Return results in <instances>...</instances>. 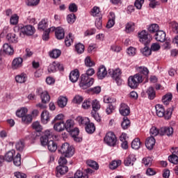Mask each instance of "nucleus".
Instances as JSON below:
<instances>
[{"mask_svg":"<svg viewBox=\"0 0 178 178\" xmlns=\"http://www.w3.org/2000/svg\"><path fill=\"white\" fill-rule=\"evenodd\" d=\"M153 115L159 118H164L165 120H169L172 118V112H154Z\"/></svg>","mask_w":178,"mask_h":178,"instance_id":"6ab92c4d","label":"nucleus"},{"mask_svg":"<svg viewBox=\"0 0 178 178\" xmlns=\"http://www.w3.org/2000/svg\"><path fill=\"white\" fill-rule=\"evenodd\" d=\"M54 129L56 131H63L65 129V122L63 121L56 122Z\"/></svg>","mask_w":178,"mask_h":178,"instance_id":"b1692460","label":"nucleus"},{"mask_svg":"<svg viewBox=\"0 0 178 178\" xmlns=\"http://www.w3.org/2000/svg\"><path fill=\"white\" fill-rule=\"evenodd\" d=\"M138 73L136 75H139V77L142 78L143 81L145 80V79H148V74H149V70L147 67H138L137 68Z\"/></svg>","mask_w":178,"mask_h":178,"instance_id":"6e6552de","label":"nucleus"},{"mask_svg":"<svg viewBox=\"0 0 178 178\" xmlns=\"http://www.w3.org/2000/svg\"><path fill=\"white\" fill-rule=\"evenodd\" d=\"M50 116L49 113L42 112L41 114V122L43 124H47L49 122Z\"/></svg>","mask_w":178,"mask_h":178,"instance_id":"72a5a7b5","label":"nucleus"},{"mask_svg":"<svg viewBox=\"0 0 178 178\" xmlns=\"http://www.w3.org/2000/svg\"><path fill=\"white\" fill-rule=\"evenodd\" d=\"M173 95H172V93L168 92L163 97L162 102L163 104H164V105L168 106L169 105V104H170Z\"/></svg>","mask_w":178,"mask_h":178,"instance_id":"bb28decb","label":"nucleus"},{"mask_svg":"<svg viewBox=\"0 0 178 178\" xmlns=\"http://www.w3.org/2000/svg\"><path fill=\"white\" fill-rule=\"evenodd\" d=\"M58 152H60L65 158H72V156L74 155V147L68 143H65L58 149Z\"/></svg>","mask_w":178,"mask_h":178,"instance_id":"f03ea898","label":"nucleus"},{"mask_svg":"<svg viewBox=\"0 0 178 178\" xmlns=\"http://www.w3.org/2000/svg\"><path fill=\"white\" fill-rule=\"evenodd\" d=\"M51 31H55V27H51L44 31L42 35V40H44V41H48L49 40V33Z\"/></svg>","mask_w":178,"mask_h":178,"instance_id":"c9c22d12","label":"nucleus"},{"mask_svg":"<svg viewBox=\"0 0 178 178\" xmlns=\"http://www.w3.org/2000/svg\"><path fill=\"white\" fill-rule=\"evenodd\" d=\"M6 39L8 40V42H10L11 44L17 43V36L15 33L7 34Z\"/></svg>","mask_w":178,"mask_h":178,"instance_id":"c85d7f7f","label":"nucleus"},{"mask_svg":"<svg viewBox=\"0 0 178 178\" xmlns=\"http://www.w3.org/2000/svg\"><path fill=\"white\" fill-rule=\"evenodd\" d=\"M56 66V62H53L52 64H50L47 69L49 73H55L57 70Z\"/></svg>","mask_w":178,"mask_h":178,"instance_id":"4d7b16f0","label":"nucleus"},{"mask_svg":"<svg viewBox=\"0 0 178 178\" xmlns=\"http://www.w3.org/2000/svg\"><path fill=\"white\" fill-rule=\"evenodd\" d=\"M65 126L67 131H70L74 127V121L73 120H67L65 123Z\"/></svg>","mask_w":178,"mask_h":178,"instance_id":"a19ab883","label":"nucleus"},{"mask_svg":"<svg viewBox=\"0 0 178 178\" xmlns=\"http://www.w3.org/2000/svg\"><path fill=\"white\" fill-rule=\"evenodd\" d=\"M91 102L90 99L85 100L82 104L83 109H90L91 108Z\"/></svg>","mask_w":178,"mask_h":178,"instance_id":"680f3d73","label":"nucleus"},{"mask_svg":"<svg viewBox=\"0 0 178 178\" xmlns=\"http://www.w3.org/2000/svg\"><path fill=\"white\" fill-rule=\"evenodd\" d=\"M146 94L148 95L149 99H154L156 95L155 89L153 87H149L147 89Z\"/></svg>","mask_w":178,"mask_h":178,"instance_id":"e433bc0d","label":"nucleus"},{"mask_svg":"<svg viewBox=\"0 0 178 178\" xmlns=\"http://www.w3.org/2000/svg\"><path fill=\"white\" fill-rule=\"evenodd\" d=\"M120 165H122V161H113L109 165V168L111 169V170H115V169L119 168Z\"/></svg>","mask_w":178,"mask_h":178,"instance_id":"79ce46f5","label":"nucleus"},{"mask_svg":"<svg viewBox=\"0 0 178 178\" xmlns=\"http://www.w3.org/2000/svg\"><path fill=\"white\" fill-rule=\"evenodd\" d=\"M79 87L83 90H87L94 84V78L88 76L87 74H82L80 76Z\"/></svg>","mask_w":178,"mask_h":178,"instance_id":"7ed1b4c3","label":"nucleus"},{"mask_svg":"<svg viewBox=\"0 0 178 178\" xmlns=\"http://www.w3.org/2000/svg\"><path fill=\"white\" fill-rule=\"evenodd\" d=\"M48 19H43L38 24V30H42V31H44L48 29Z\"/></svg>","mask_w":178,"mask_h":178,"instance_id":"a878e982","label":"nucleus"},{"mask_svg":"<svg viewBox=\"0 0 178 178\" xmlns=\"http://www.w3.org/2000/svg\"><path fill=\"white\" fill-rule=\"evenodd\" d=\"M16 152L14 149L8 151L4 156V159L6 162H12L13 161V158H15V154Z\"/></svg>","mask_w":178,"mask_h":178,"instance_id":"5701e85b","label":"nucleus"},{"mask_svg":"<svg viewBox=\"0 0 178 178\" xmlns=\"http://www.w3.org/2000/svg\"><path fill=\"white\" fill-rule=\"evenodd\" d=\"M125 31L127 33H131V31H134V24L133 22L127 23L125 27Z\"/></svg>","mask_w":178,"mask_h":178,"instance_id":"5fc2aeb1","label":"nucleus"},{"mask_svg":"<svg viewBox=\"0 0 178 178\" xmlns=\"http://www.w3.org/2000/svg\"><path fill=\"white\" fill-rule=\"evenodd\" d=\"M68 132L70 133L72 137H76V136H79V134H80V130L77 127L74 129L72 128V129L68 131Z\"/></svg>","mask_w":178,"mask_h":178,"instance_id":"052dcab7","label":"nucleus"},{"mask_svg":"<svg viewBox=\"0 0 178 178\" xmlns=\"http://www.w3.org/2000/svg\"><path fill=\"white\" fill-rule=\"evenodd\" d=\"M155 138L154 136H151L147 138L145 142V146L147 148V149H153L154 146L155 145Z\"/></svg>","mask_w":178,"mask_h":178,"instance_id":"a211bd4d","label":"nucleus"},{"mask_svg":"<svg viewBox=\"0 0 178 178\" xmlns=\"http://www.w3.org/2000/svg\"><path fill=\"white\" fill-rule=\"evenodd\" d=\"M149 133L152 136H156L159 134V130H158V129H156V127H152L150 129Z\"/></svg>","mask_w":178,"mask_h":178,"instance_id":"774afa93","label":"nucleus"},{"mask_svg":"<svg viewBox=\"0 0 178 178\" xmlns=\"http://www.w3.org/2000/svg\"><path fill=\"white\" fill-rule=\"evenodd\" d=\"M73 41H74V37L73 36V33H70L67 36H66L65 40V44L66 47H70L72 44H73Z\"/></svg>","mask_w":178,"mask_h":178,"instance_id":"c756f323","label":"nucleus"},{"mask_svg":"<svg viewBox=\"0 0 178 178\" xmlns=\"http://www.w3.org/2000/svg\"><path fill=\"white\" fill-rule=\"evenodd\" d=\"M144 3V0H136L134 3V6L136 8V9H141L143 8V5Z\"/></svg>","mask_w":178,"mask_h":178,"instance_id":"69168bd1","label":"nucleus"},{"mask_svg":"<svg viewBox=\"0 0 178 178\" xmlns=\"http://www.w3.org/2000/svg\"><path fill=\"white\" fill-rule=\"evenodd\" d=\"M91 16H93L94 17L97 16H99L100 12H99V8L95 6L92 8L90 12Z\"/></svg>","mask_w":178,"mask_h":178,"instance_id":"13d9d810","label":"nucleus"},{"mask_svg":"<svg viewBox=\"0 0 178 178\" xmlns=\"http://www.w3.org/2000/svg\"><path fill=\"white\" fill-rule=\"evenodd\" d=\"M22 66H23V59L22 58L18 57L13 59L12 62V69L13 70H16V69H19Z\"/></svg>","mask_w":178,"mask_h":178,"instance_id":"4468645a","label":"nucleus"},{"mask_svg":"<svg viewBox=\"0 0 178 178\" xmlns=\"http://www.w3.org/2000/svg\"><path fill=\"white\" fill-rule=\"evenodd\" d=\"M85 131L88 134H94L95 133V124L93 122H89L85 127Z\"/></svg>","mask_w":178,"mask_h":178,"instance_id":"4be33fe9","label":"nucleus"},{"mask_svg":"<svg viewBox=\"0 0 178 178\" xmlns=\"http://www.w3.org/2000/svg\"><path fill=\"white\" fill-rule=\"evenodd\" d=\"M139 41L145 45L144 48L140 49V52L144 56H149L152 54L151 49H149V44L152 41V36L147 31L143 30L138 33Z\"/></svg>","mask_w":178,"mask_h":178,"instance_id":"f257e3e1","label":"nucleus"},{"mask_svg":"<svg viewBox=\"0 0 178 178\" xmlns=\"http://www.w3.org/2000/svg\"><path fill=\"white\" fill-rule=\"evenodd\" d=\"M104 102L105 104H113V102H116V99L112 98L108 96H104Z\"/></svg>","mask_w":178,"mask_h":178,"instance_id":"e2e57ef3","label":"nucleus"},{"mask_svg":"<svg viewBox=\"0 0 178 178\" xmlns=\"http://www.w3.org/2000/svg\"><path fill=\"white\" fill-rule=\"evenodd\" d=\"M54 31L57 40H63L65 38V29L62 27L55 28Z\"/></svg>","mask_w":178,"mask_h":178,"instance_id":"f3484780","label":"nucleus"},{"mask_svg":"<svg viewBox=\"0 0 178 178\" xmlns=\"http://www.w3.org/2000/svg\"><path fill=\"white\" fill-rule=\"evenodd\" d=\"M149 33H158L159 31V25L158 24H152L147 28Z\"/></svg>","mask_w":178,"mask_h":178,"instance_id":"58836bf2","label":"nucleus"},{"mask_svg":"<svg viewBox=\"0 0 178 178\" xmlns=\"http://www.w3.org/2000/svg\"><path fill=\"white\" fill-rule=\"evenodd\" d=\"M15 113L17 118H22L24 123H31L33 122V116L30 114H26V112H16Z\"/></svg>","mask_w":178,"mask_h":178,"instance_id":"0eeeda50","label":"nucleus"},{"mask_svg":"<svg viewBox=\"0 0 178 178\" xmlns=\"http://www.w3.org/2000/svg\"><path fill=\"white\" fill-rule=\"evenodd\" d=\"M40 98L42 99V104H47V102H48L51 99V97L47 91L42 92L41 93Z\"/></svg>","mask_w":178,"mask_h":178,"instance_id":"2f4dec72","label":"nucleus"},{"mask_svg":"<svg viewBox=\"0 0 178 178\" xmlns=\"http://www.w3.org/2000/svg\"><path fill=\"white\" fill-rule=\"evenodd\" d=\"M21 33L24 35H33L35 33V28L31 25H26L21 28Z\"/></svg>","mask_w":178,"mask_h":178,"instance_id":"1a4fd4ad","label":"nucleus"},{"mask_svg":"<svg viewBox=\"0 0 178 178\" xmlns=\"http://www.w3.org/2000/svg\"><path fill=\"white\" fill-rule=\"evenodd\" d=\"M143 78L139 76V75H136V74L134 76H130L128 79V86L131 88H137L141 83H143Z\"/></svg>","mask_w":178,"mask_h":178,"instance_id":"20e7f679","label":"nucleus"},{"mask_svg":"<svg viewBox=\"0 0 178 178\" xmlns=\"http://www.w3.org/2000/svg\"><path fill=\"white\" fill-rule=\"evenodd\" d=\"M160 136H168V137L173 134V128L169 127H161L159 129Z\"/></svg>","mask_w":178,"mask_h":178,"instance_id":"ddd939ff","label":"nucleus"},{"mask_svg":"<svg viewBox=\"0 0 178 178\" xmlns=\"http://www.w3.org/2000/svg\"><path fill=\"white\" fill-rule=\"evenodd\" d=\"M140 147H141V142H140V138H135L131 143V148L133 149H139Z\"/></svg>","mask_w":178,"mask_h":178,"instance_id":"ea45409f","label":"nucleus"},{"mask_svg":"<svg viewBox=\"0 0 178 178\" xmlns=\"http://www.w3.org/2000/svg\"><path fill=\"white\" fill-rule=\"evenodd\" d=\"M84 99V98H83L82 96L76 95H75V97H74L72 102L74 104H80L81 103L83 102V100Z\"/></svg>","mask_w":178,"mask_h":178,"instance_id":"bf43d9fd","label":"nucleus"},{"mask_svg":"<svg viewBox=\"0 0 178 178\" xmlns=\"http://www.w3.org/2000/svg\"><path fill=\"white\" fill-rule=\"evenodd\" d=\"M13 161L15 166H20L22 165V155L20 153H17V155L13 158Z\"/></svg>","mask_w":178,"mask_h":178,"instance_id":"4c0bfd02","label":"nucleus"},{"mask_svg":"<svg viewBox=\"0 0 178 178\" xmlns=\"http://www.w3.org/2000/svg\"><path fill=\"white\" fill-rule=\"evenodd\" d=\"M85 65L87 67H92V66H95V63L91 60V58L90 56H87L85 58Z\"/></svg>","mask_w":178,"mask_h":178,"instance_id":"09e8293b","label":"nucleus"},{"mask_svg":"<svg viewBox=\"0 0 178 178\" xmlns=\"http://www.w3.org/2000/svg\"><path fill=\"white\" fill-rule=\"evenodd\" d=\"M67 22L70 23V24H73L76 22V15L74 13L69 14L67 16Z\"/></svg>","mask_w":178,"mask_h":178,"instance_id":"3c124183","label":"nucleus"},{"mask_svg":"<svg viewBox=\"0 0 178 178\" xmlns=\"http://www.w3.org/2000/svg\"><path fill=\"white\" fill-rule=\"evenodd\" d=\"M17 151H23L24 149V141L20 140L15 144Z\"/></svg>","mask_w":178,"mask_h":178,"instance_id":"49530a36","label":"nucleus"},{"mask_svg":"<svg viewBox=\"0 0 178 178\" xmlns=\"http://www.w3.org/2000/svg\"><path fill=\"white\" fill-rule=\"evenodd\" d=\"M120 115H122V116H124L121 124L122 128L123 130H127V129H129V127L130 126V120L126 116H129V115H130V112H120Z\"/></svg>","mask_w":178,"mask_h":178,"instance_id":"9d476101","label":"nucleus"},{"mask_svg":"<svg viewBox=\"0 0 178 178\" xmlns=\"http://www.w3.org/2000/svg\"><path fill=\"white\" fill-rule=\"evenodd\" d=\"M75 51L77 54H83L84 52V44L78 43L75 45Z\"/></svg>","mask_w":178,"mask_h":178,"instance_id":"603ef678","label":"nucleus"},{"mask_svg":"<svg viewBox=\"0 0 178 178\" xmlns=\"http://www.w3.org/2000/svg\"><path fill=\"white\" fill-rule=\"evenodd\" d=\"M10 24H13V26H16L19 23V15L17 14H14L12 15L10 19Z\"/></svg>","mask_w":178,"mask_h":178,"instance_id":"a18cd8bd","label":"nucleus"},{"mask_svg":"<svg viewBox=\"0 0 178 178\" xmlns=\"http://www.w3.org/2000/svg\"><path fill=\"white\" fill-rule=\"evenodd\" d=\"M69 77L72 83L77 82V80H79V78L80 77V72H79V70H74L73 71H72L70 74Z\"/></svg>","mask_w":178,"mask_h":178,"instance_id":"2eb2a0df","label":"nucleus"},{"mask_svg":"<svg viewBox=\"0 0 178 178\" xmlns=\"http://www.w3.org/2000/svg\"><path fill=\"white\" fill-rule=\"evenodd\" d=\"M106 74H108V71H106V67L105 66L102 65L98 68L97 76L99 80H102L106 77Z\"/></svg>","mask_w":178,"mask_h":178,"instance_id":"f8f14e48","label":"nucleus"},{"mask_svg":"<svg viewBox=\"0 0 178 178\" xmlns=\"http://www.w3.org/2000/svg\"><path fill=\"white\" fill-rule=\"evenodd\" d=\"M26 80H27V75H26V74H21L15 76V81L21 84L23 83H26Z\"/></svg>","mask_w":178,"mask_h":178,"instance_id":"473e14b6","label":"nucleus"},{"mask_svg":"<svg viewBox=\"0 0 178 178\" xmlns=\"http://www.w3.org/2000/svg\"><path fill=\"white\" fill-rule=\"evenodd\" d=\"M143 163L145 166H151L152 165V158L151 157H145L143 159Z\"/></svg>","mask_w":178,"mask_h":178,"instance_id":"6e6d98bb","label":"nucleus"},{"mask_svg":"<svg viewBox=\"0 0 178 178\" xmlns=\"http://www.w3.org/2000/svg\"><path fill=\"white\" fill-rule=\"evenodd\" d=\"M40 143H41V145H42L43 147H45V145H48V143H49V139L42 136L40 138Z\"/></svg>","mask_w":178,"mask_h":178,"instance_id":"338daca9","label":"nucleus"},{"mask_svg":"<svg viewBox=\"0 0 178 178\" xmlns=\"http://www.w3.org/2000/svg\"><path fill=\"white\" fill-rule=\"evenodd\" d=\"M104 140L106 144L110 147H115L118 141V138H116V136L113 132L107 133Z\"/></svg>","mask_w":178,"mask_h":178,"instance_id":"423d86ee","label":"nucleus"},{"mask_svg":"<svg viewBox=\"0 0 178 178\" xmlns=\"http://www.w3.org/2000/svg\"><path fill=\"white\" fill-rule=\"evenodd\" d=\"M3 51L6 54V55H12L14 52L13 47H11V46L8 43L3 44Z\"/></svg>","mask_w":178,"mask_h":178,"instance_id":"7c9ffc66","label":"nucleus"},{"mask_svg":"<svg viewBox=\"0 0 178 178\" xmlns=\"http://www.w3.org/2000/svg\"><path fill=\"white\" fill-rule=\"evenodd\" d=\"M62 51L59 49H54L49 53L50 58H53L54 59H56L60 56Z\"/></svg>","mask_w":178,"mask_h":178,"instance_id":"37998d69","label":"nucleus"},{"mask_svg":"<svg viewBox=\"0 0 178 178\" xmlns=\"http://www.w3.org/2000/svg\"><path fill=\"white\" fill-rule=\"evenodd\" d=\"M108 74L116 81L118 86H122V70L120 69H110L108 70Z\"/></svg>","mask_w":178,"mask_h":178,"instance_id":"39448f33","label":"nucleus"},{"mask_svg":"<svg viewBox=\"0 0 178 178\" xmlns=\"http://www.w3.org/2000/svg\"><path fill=\"white\" fill-rule=\"evenodd\" d=\"M86 163L88 166H90V168L95 169V170H98V169H99V165L92 160H88L86 161Z\"/></svg>","mask_w":178,"mask_h":178,"instance_id":"c03bdc74","label":"nucleus"},{"mask_svg":"<svg viewBox=\"0 0 178 178\" xmlns=\"http://www.w3.org/2000/svg\"><path fill=\"white\" fill-rule=\"evenodd\" d=\"M155 40L159 42H164L166 40V33L163 31H159L155 34Z\"/></svg>","mask_w":178,"mask_h":178,"instance_id":"dca6fc26","label":"nucleus"},{"mask_svg":"<svg viewBox=\"0 0 178 178\" xmlns=\"http://www.w3.org/2000/svg\"><path fill=\"white\" fill-rule=\"evenodd\" d=\"M91 106L93 112H98L101 109V103L98 99H95L92 101Z\"/></svg>","mask_w":178,"mask_h":178,"instance_id":"393cba45","label":"nucleus"},{"mask_svg":"<svg viewBox=\"0 0 178 178\" xmlns=\"http://www.w3.org/2000/svg\"><path fill=\"white\" fill-rule=\"evenodd\" d=\"M47 148L50 152H55L58 149V145L54 140H49L47 143Z\"/></svg>","mask_w":178,"mask_h":178,"instance_id":"cd10ccee","label":"nucleus"},{"mask_svg":"<svg viewBox=\"0 0 178 178\" xmlns=\"http://www.w3.org/2000/svg\"><path fill=\"white\" fill-rule=\"evenodd\" d=\"M120 112H130V107L126 104L122 103L120 108Z\"/></svg>","mask_w":178,"mask_h":178,"instance_id":"0e129e2a","label":"nucleus"},{"mask_svg":"<svg viewBox=\"0 0 178 178\" xmlns=\"http://www.w3.org/2000/svg\"><path fill=\"white\" fill-rule=\"evenodd\" d=\"M69 172V168L66 165H58L56 168V177H61L63 175H66Z\"/></svg>","mask_w":178,"mask_h":178,"instance_id":"9b49d317","label":"nucleus"},{"mask_svg":"<svg viewBox=\"0 0 178 178\" xmlns=\"http://www.w3.org/2000/svg\"><path fill=\"white\" fill-rule=\"evenodd\" d=\"M32 127L38 132L42 131V126L40 124V122L36 121L32 124Z\"/></svg>","mask_w":178,"mask_h":178,"instance_id":"de8ad7c7","label":"nucleus"},{"mask_svg":"<svg viewBox=\"0 0 178 178\" xmlns=\"http://www.w3.org/2000/svg\"><path fill=\"white\" fill-rule=\"evenodd\" d=\"M136 161V156L134 154H129V156L124 159V163L125 166H130V165H134Z\"/></svg>","mask_w":178,"mask_h":178,"instance_id":"aec40b11","label":"nucleus"},{"mask_svg":"<svg viewBox=\"0 0 178 178\" xmlns=\"http://www.w3.org/2000/svg\"><path fill=\"white\" fill-rule=\"evenodd\" d=\"M168 161L171 163H173L174 165H177L178 163V156H176V154H172L171 156H168Z\"/></svg>","mask_w":178,"mask_h":178,"instance_id":"864d4df0","label":"nucleus"},{"mask_svg":"<svg viewBox=\"0 0 178 178\" xmlns=\"http://www.w3.org/2000/svg\"><path fill=\"white\" fill-rule=\"evenodd\" d=\"M74 178H88V175L86 173H83L81 170H77L74 173Z\"/></svg>","mask_w":178,"mask_h":178,"instance_id":"8fccbe9b","label":"nucleus"},{"mask_svg":"<svg viewBox=\"0 0 178 178\" xmlns=\"http://www.w3.org/2000/svg\"><path fill=\"white\" fill-rule=\"evenodd\" d=\"M58 105L60 108H65L67 105V98L66 97H60L58 100Z\"/></svg>","mask_w":178,"mask_h":178,"instance_id":"f704fd0d","label":"nucleus"},{"mask_svg":"<svg viewBox=\"0 0 178 178\" xmlns=\"http://www.w3.org/2000/svg\"><path fill=\"white\" fill-rule=\"evenodd\" d=\"M76 120L78 122L79 126L86 127L90 122V118L86 117L78 116Z\"/></svg>","mask_w":178,"mask_h":178,"instance_id":"412c9836","label":"nucleus"}]
</instances>
